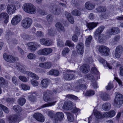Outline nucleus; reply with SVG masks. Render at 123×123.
Returning <instances> with one entry per match:
<instances>
[{"mask_svg":"<svg viewBox=\"0 0 123 123\" xmlns=\"http://www.w3.org/2000/svg\"><path fill=\"white\" fill-rule=\"evenodd\" d=\"M43 99L45 102L49 103L45 104L42 105L40 108H42L47 107L51 106L54 105L56 102L55 101V98L51 97L52 94L51 92L49 90H47L43 93Z\"/></svg>","mask_w":123,"mask_h":123,"instance_id":"nucleus-1","label":"nucleus"},{"mask_svg":"<svg viewBox=\"0 0 123 123\" xmlns=\"http://www.w3.org/2000/svg\"><path fill=\"white\" fill-rule=\"evenodd\" d=\"M90 67L88 65L86 64H84L80 67V69L82 73H86L89 71Z\"/></svg>","mask_w":123,"mask_h":123,"instance_id":"nucleus-26","label":"nucleus"},{"mask_svg":"<svg viewBox=\"0 0 123 123\" xmlns=\"http://www.w3.org/2000/svg\"><path fill=\"white\" fill-rule=\"evenodd\" d=\"M52 52V49L50 48H45L40 49L37 52V54L39 55L46 56Z\"/></svg>","mask_w":123,"mask_h":123,"instance_id":"nucleus-9","label":"nucleus"},{"mask_svg":"<svg viewBox=\"0 0 123 123\" xmlns=\"http://www.w3.org/2000/svg\"><path fill=\"white\" fill-rule=\"evenodd\" d=\"M56 114V117H54V121L55 123H57L58 121H60L63 119L64 115L61 112H57Z\"/></svg>","mask_w":123,"mask_h":123,"instance_id":"nucleus-16","label":"nucleus"},{"mask_svg":"<svg viewBox=\"0 0 123 123\" xmlns=\"http://www.w3.org/2000/svg\"><path fill=\"white\" fill-rule=\"evenodd\" d=\"M114 101L115 106L117 108H120L123 103V95L119 93H118L116 96Z\"/></svg>","mask_w":123,"mask_h":123,"instance_id":"nucleus-4","label":"nucleus"},{"mask_svg":"<svg viewBox=\"0 0 123 123\" xmlns=\"http://www.w3.org/2000/svg\"><path fill=\"white\" fill-rule=\"evenodd\" d=\"M87 79L88 80H94L93 76L91 74H88L86 75Z\"/></svg>","mask_w":123,"mask_h":123,"instance_id":"nucleus-60","label":"nucleus"},{"mask_svg":"<svg viewBox=\"0 0 123 123\" xmlns=\"http://www.w3.org/2000/svg\"><path fill=\"white\" fill-rule=\"evenodd\" d=\"M106 31L105 33V35L102 34L100 35L98 38V41L99 42L102 43L106 41L107 38H110V37H108L106 36Z\"/></svg>","mask_w":123,"mask_h":123,"instance_id":"nucleus-28","label":"nucleus"},{"mask_svg":"<svg viewBox=\"0 0 123 123\" xmlns=\"http://www.w3.org/2000/svg\"><path fill=\"white\" fill-rule=\"evenodd\" d=\"M72 14L76 16H79L80 15V12L77 9L73 10L72 12Z\"/></svg>","mask_w":123,"mask_h":123,"instance_id":"nucleus-49","label":"nucleus"},{"mask_svg":"<svg viewBox=\"0 0 123 123\" xmlns=\"http://www.w3.org/2000/svg\"><path fill=\"white\" fill-rule=\"evenodd\" d=\"M76 48L78 53L81 55L83 54L84 51V44L83 43H78L76 46Z\"/></svg>","mask_w":123,"mask_h":123,"instance_id":"nucleus-21","label":"nucleus"},{"mask_svg":"<svg viewBox=\"0 0 123 123\" xmlns=\"http://www.w3.org/2000/svg\"><path fill=\"white\" fill-rule=\"evenodd\" d=\"M92 38V37L90 35L86 39V40L85 42V45L86 46L88 47L89 46Z\"/></svg>","mask_w":123,"mask_h":123,"instance_id":"nucleus-41","label":"nucleus"},{"mask_svg":"<svg viewBox=\"0 0 123 123\" xmlns=\"http://www.w3.org/2000/svg\"><path fill=\"white\" fill-rule=\"evenodd\" d=\"M97 12H104L106 10V7L105 6H100L96 9Z\"/></svg>","mask_w":123,"mask_h":123,"instance_id":"nucleus-36","label":"nucleus"},{"mask_svg":"<svg viewBox=\"0 0 123 123\" xmlns=\"http://www.w3.org/2000/svg\"><path fill=\"white\" fill-rule=\"evenodd\" d=\"M85 6L87 9L91 10L95 7V5L90 1H88L85 3Z\"/></svg>","mask_w":123,"mask_h":123,"instance_id":"nucleus-27","label":"nucleus"},{"mask_svg":"<svg viewBox=\"0 0 123 123\" xmlns=\"http://www.w3.org/2000/svg\"><path fill=\"white\" fill-rule=\"evenodd\" d=\"M48 31L49 34L51 36H53L55 34V31L52 28H51L50 29H48Z\"/></svg>","mask_w":123,"mask_h":123,"instance_id":"nucleus-53","label":"nucleus"},{"mask_svg":"<svg viewBox=\"0 0 123 123\" xmlns=\"http://www.w3.org/2000/svg\"><path fill=\"white\" fill-rule=\"evenodd\" d=\"M100 96L102 99L104 101H107L110 99L108 95L106 93H101Z\"/></svg>","mask_w":123,"mask_h":123,"instance_id":"nucleus-33","label":"nucleus"},{"mask_svg":"<svg viewBox=\"0 0 123 123\" xmlns=\"http://www.w3.org/2000/svg\"><path fill=\"white\" fill-rule=\"evenodd\" d=\"M75 71L69 70L64 75V78L66 80H72L75 78Z\"/></svg>","mask_w":123,"mask_h":123,"instance_id":"nucleus-8","label":"nucleus"},{"mask_svg":"<svg viewBox=\"0 0 123 123\" xmlns=\"http://www.w3.org/2000/svg\"><path fill=\"white\" fill-rule=\"evenodd\" d=\"M21 37L24 39H29V36L28 35L26 34L25 33H23L21 34Z\"/></svg>","mask_w":123,"mask_h":123,"instance_id":"nucleus-61","label":"nucleus"},{"mask_svg":"<svg viewBox=\"0 0 123 123\" xmlns=\"http://www.w3.org/2000/svg\"><path fill=\"white\" fill-rule=\"evenodd\" d=\"M70 51L69 49L67 47L64 48L62 52V55L64 56H65L68 54Z\"/></svg>","mask_w":123,"mask_h":123,"instance_id":"nucleus-48","label":"nucleus"},{"mask_svg":"<svg viewBox=\"0 0 123 123\" xmlns=\"http://www.w3.org/2000/svg\"><path fill=\"white\" fill-rule=\"evenodd\" d=\"M32 19L29 18H26L22 21L21 25L24 28L28 29L30 27L32 24Z\"/></svg>","mask_w":123,"mask_h":123,"instance_id":"nucleus-7","label":"nucleus"},{"mask_svg":"<svg viewBox=\"0 0 123 123\" xmlns=\"http://www.w3.org/2000/svg\"><path fill=\"white\" fill-rule=\"evenodd\" d=\"M26 73L29 76H31L32 78H33L37 80H38L39 79V77L37 75L31 72L27 71L26 72Z\"/></svg>","mask_w":123,"mask_h":123,"instance_id":"nucleus-42","label":"nucleus"},{"mask_svg":"<svg viewBox=\"0 0 123 123\" xmlns=\"http://www.w3.org/2000/svg\"><path fill=\"white\" fill-rule=\"evenodd\" d=\"M9 16L6 12H2L0 14V21L3 19L4 20V22L5 24L7 23L8 21Z\"/></svg>","mask_w":123,"mask_h":123,"instance_id":"nucleus-20","label":"nucleus"},{"mask_svg":"<svg viewBox=\"0 0 123 123\" xmlns=\"http://www.w3.org/2000/svg\"><path fill=\"white\" fill-rule=\"evenodd\" d=\"M66 97L68 98L75 100H77L78 98L77 97L71 94L67 95H66Z\"/></svg>","mask_w":123,"mask_h":123,"instance_id":"nucleus-44","label":"nucleus"},{"mask_svg":"<svg viewBox=\"0 0 123 123\" xmlns=\"http://www.w3.org/2000/svg\"><path fill=\"white\" fill-rule=\"evenodd\" d=\"M40 42L42 45L47 46H50L53 43L52 41L51 40L44 38L40 39Z\"/></svg>","mask_w":123,"mask_h":123,"instance_id":"nucleus-13","label":"nucleus"},{"mask_svg":"<svg viewBox=\"0 0 123 123\" xmlns=\"http://www.w3.org/2000/svg\"><path fill=\"white\" fill-rule=\"evenodd\" d=\"M98 51L103 56H108L110 53V49L104 45H101L99 47Z\"/></svg>","mask_w":123,"mask_h":123,"instance_id":"nucleus-6","label":"nucleus"},{"mask_svg":"<svg viewBox=\"0 0 123 123\" xmlns=\"http://www.w3.org/2000/svg\"><path fill=\"white\" fill-rule=\"evenodd\" d=\"M98 60L99 62L102 63L104 66L107 67L110 69L112 68V67L110 64L103 58H100Z\"/></svg>","mask_w":123,"mask_h":123,"instance_id":"nucleus-29","label":"nucleus"},{"mask_svg":"<svg viewBox=\"0 0 123 123\" xmlns=\"http://www.w3.org/2000/svg\"><path fill=\"white\" fill-rule=\"evenodd\" d=\"M68 120L70 122H72L74 120V116L72 113L68 112H65Z\"/></svg>","mask_w":123,"mask_h":123,"instance_id":"nucleus-34","label":"nucleus"},{"mask_svg":"<svg viewBox=\"0 0 123 123\" xmlns=\"http://www.w3.org/2000/svg\"><path fill=\"white\" fill-rule=\"evenodd\" d=\"M1 109H2L6 113H8L9 112L8 109L7 107L3 105H1Z\"/></svg>","mask_w":123,"mask_h":123,"instance_id":"nucleus-54","label":"nucleus"},{"mask_svg":"<svg viewBox=\"0 0 123 123\" xmlns=\"http://www.w3.org/2000/svg\"><path fill=\"white\" fill-rule=\"evenodd\" d=\"M123 48L121 45H119L116 48L115 55L117 58H119L123 51Z\"/></svg>","mask_w":123,"mask_h":123,"instance_id":"nucleus-14","label":"nucleus"},{"mask_svg":"<svg viewBox=\"0 0 123 123\" xmlns=\"http://www.w3.org/2000/svg\"><path fill=\"white\" fill-rule=\"evenodd\" d=\"M114 86L112 83L110 82L108 84V86L106 87V89L107 90H110L111 89L113 88Z\"/></svg>","mask_w":123,"mask_h":123,"instance_id":"nucleus-51","label":"nucleus"},{"mask_svg":"<svg viewBox=\"0 0 123 123\" xmlns=\"http://www.w3.org/2000/svg\"><path fill=\"white\" fill-rule=\"evenodd\" d=\"M19 79L21 81L24 82H26L27 81V79L24 76H19Z\"/></svg>","mask_w":123,"mask_h":123,"instance_id":"nucleus-59","label":"nucleus"},{"mask_svg":"<svg viewBox=\"0 0 123 123\" xmlns=\"http://www.w3.org/2000/svg\"><path fill=\"white\" fill-rule=\"evenodd\" d=\"M22 8L25 11L28 13L33 14L36 11L35 6L31 3L25 4L23 6Z\"/></svg>","mask_w":123,"mask_h":123,"instance_id":"nucleus-3","label":"nucleus"},{"mask_svg":"<svg viewBox=\"0 0 123 123\" xmlns=\"http://www.w3.org/2000/svg\"><path fill=\"white\" fill-rule=\"evenodd\" d=\"M8 82L7 81L2 77H0V85L2 86H7Z\"/></svg>","mask_w":123,"mask_h":123,"instance_id":"nucleus-35","label":"nucleus"},{"mask_svg":"<svg viewBox=\"0 0 123 123\" xmlns=\"http://www.w3.org/2000/svg\"><path fill=\"white\" fill-rule=\"evenodd\" d=\"M36 36L39 37H43V33L41 31H38L36 34Z\"/></svg>","mask_w":123,"mask_h":123,"instance_id":"nucleus-57","label":"nucleus"},{"mask_svg":"<svg viewBox=\"0 0 123 123\" xmlns=\"http://www.w3.org/2000/svg\"><path fill=\"white\" fill-rule=\"evenodd\" d=\"M16 9L15 6L14 4V3L11 2V3L8 4L7 11L9 14L11 15L12 14Z\"/></svg>","mask_w":123,"mask_h":123,"instance_id":"nucleus-10","label":"nucleus"},{"mask_svg":"<svg viewBox=\"0 0 123 123\" xmlns=\"http://www.w3.org/2000/svg\"><path fill=\"white\" fill-rule=\"evenodd\" d=\"M19 117L17 115H13L10 116L8 117L9 123H15L17 122Z\"/></svg>","mask_w":123,"mask_h":123,"instance_id":"nucleus-18","label":"nucleus"},{"mask_svg":"<svg viewBox=\"0 0 123 123\" xmlns=\"http://www.w3.org/2000/svg\"><path fill=\"white\" fill-rule=\"evenodd\" d=\"M105 27L104 26H101L98 29H97L95 32H94V37L96 39L98 37L100 34L102 32L104 29Z\"/></svg>","mask_w":123,"mask_h":123,"instance_id":"nucleus-17","label":"nucleus"},{"mask_svg":"<svg viewBox=\"0 0 123 123\" xmlns=\"http://www.w3.org/2000/svg\"><path fill=\"white\" fill-rule=\"evenodd\" d=\"M27 57L29 59H32L35 57V55L34 54L30 53L28 55Z\"/></svg>","mask_w":123,"mask_h":123,"instance_id":"nucleus-62","label":"nucleus"},{"mask_svg":"<svg viewBox=\"0 0 123 123\" xmlns=\"http://www.w3.org/2000/svg\"><path fill=\"white\" fill-rule=\"evenodd\" d=\"M33 117L37 121L41 122H43L44 120L43 115L39 113L34 114L33 115Z\"/></svg>","mask_w":123,"mask_h":123,"instance_id":"nucleus-22","label":"nucleus"},{"mask_svg":"<svg viewBox=\"0 0 123 123\" xmlns=\"http://www.w3.org/2000/svg\"><path fill=\"white\" fill-rule=\"evenodd\" d=\"M120 38L121 36L120 35H116L114 37L113 40L112 42V43L114 45L116 44L119 41Z\"/></svg>","mask_w":123,"mask_h":123,"instance_id":"nucleus-37","label":"nucleus"},{"mask_svg":"<svg viewBox=\"0 0 123 123\" xmlns=\"http://www.w3.org/2000/svg\"><path fill=\"white\" fill-rule=\"evenodd\" d=\"M110 106V105L109 103H106L103 104L102 106V108L104 110L107 111L109 110Z\"/></svg>","mask_w":123,"mask_h":123,"instance_id":"nucleus-43","label":"nucleus"},{"mask_svg":"<svg viewBox=\"0 0 123 123\" xmlns=\"http://www.w3.org/2000/svg\"><path fill=\"white\" fill-rule=\"evenodd\" d=\"M40 67L45 69H49L50 68L52 65V62H48L44 63H40L39 64Z\"/></svg>","mask_w":123,"mask_h":123,"instance_id":"nucleus-23","label":"nucleus"},{"mask_svg":"<svg viewBox=\"0 0 123 123\" xmlns=\"http://www.w3.org/2000/svg\"><path fill=\"white\" fill-rule=\"evenodd\" d=\"M3 56L4 59L8 62L13 63L15 61L16 59L15 57L12 55H7L6 53H4Z\"/></svg>","mask_w":123,"mask_h":123,"instance_id":"nucleus-11","label":"nucleus"},{"mask_svg":"<svg viewBox=\"0 0 123 123\" xmlns=\"http://www.w3.org/2000/svg\"><path fill=\"white\" fill-rule=\"evenodd\" d=\"M65 45L71 47H74V43L70 40L67 41L65 43Z\"/></svg>","mask_w":123,"mask_h":123,"instance_id":"nucleus-47","label":"nucleus"},{"mask_svg":"<svg viewBox=\"0 0 123 123\" xmlns=\"http://www.w3.org/2000/svg\"><path fill=\"white\" fill-rule=\"evenodd\" d=\"M91 71L92 73L99 76V72L96 67H92L91 69Z\"/></svg>","mask_w":123,"mask_h":123,"instance_id":"nucleus-45","label":"nucleus"},{"mask_svg":"<svg viewBox=\"0 0 123 123\" xmlns=\"http://www.w3.org/2000/svg\"><path fill=\"white\" fill-rule=\"evenodd\" d=\"M73 41L75 42H77L78 40V38L76 35L74 34L73 36L72 37Z\"/></svg>","mask_w":123,"mask_h":123,"instance_id":"nucleus-64","label":"nucleus"},{"mask_svg":"<svg viewBox=\"0 0 123 123\" xmlns=\"http://www.w3.org/2000/svg\"><path fill=\"white\" fill-rule=\"evenodd\" d=\"M31 94L28 96V100L32 102H36L37 98L36 96L37 95V93L36 92H31Z\"/></svg>","mask_w":123,"mask_h":123,"instance_id":"nucleus-19","label":"nucleus"},{"mask_svg":"<svg viewBox=\"0 0 123 123\" xmlns=\"http://www.w3.org/2000/svg\"><path fill=\"white\" fill-rule=\"evenodd\" d=\"M65 14L69 22L71 24H73L74 19L73 17L70 14L67 12H66L65 13Z\"/></svg>","mask_w":123,"mask_h":123,"instance_id":"nucleus-32","label":"nucleus"},{"mask_svg":"<svg viewBox=\"0 0 123 123\" xmlns=\"http://www.w3.org/2000/svg\"><path fill=\"white\" fill-rule=\"evenodd\" d=\"M116 114L115 111L111 110L110 111L104 113L103 114L101 112L98 111L95 112L94 115L98 119H102L105 117L106 118L112 117H114Z\"/></svg>","mask_w":123,"mask_h":123,"instance_id":"nucleus-2","label":"nucleus"},{"mask_svg":"<svg viewBox=\"0 0 123 123\" xmlns=\"http://www.w3.org/2000/svg\"><path fill=\"white\" fill-rule=\"evenodd\" d=\"M18 104L21 106L24 105L26 102V99L23 98H20L17 101Z\"/></svg>","mask_w":123,"mask_h":123,"instance_id":"nucleus-39","label":"nucleus"},{"mask_svg":"<svg viewBox=\"0 0 123 123\" xmlns=\"http://www.w3.org/2000/svg\"><path fill=\"white\" fill-rule=\"evenodd\" d=\"M31 84L34 86H37L38 85V82L36 80H31Z\"/></svg>","mask_w":123,"mask_h":123,"instance_id":"nucleus-56","label":"nucleus"},{"mask_svg":"<svg viewBox=\"0 0 123 123\" xmlns=\"http://www.w3.org/2000/svg\"><path fill=\"white\" fill-rule=\"evenodd\" d=\"M55 26L59 31L63 32H65V30L64 27L63 25L60 23L59 22L57 23Z\"/></svg>","mask_w":123,"mask_h":123,"instance_id":"nucleus-31","label":"nucleus"},{"mask_svg":"<svg viewBox=\"0 0 123 123\" xmlns=\"http://www.w3.org/2000/svg\"><path fill=\"white\" fill-rule=\"evenodd\" d=\"M22 17L20 15L14 16L11 20L12 24L13 25L17 24L21 20Z\"/></svg>","mask_w":123,"mask_h":123,"instance_id":"nucleus-15","label":"nucleus"},{"mask_svg":"<svg viewBox=\"0 0 123 123\" xmlns=\"http://www.w3.org/2000/svg\"><path fill=\"white\" fill-rule=\"evenodd\" d=\"M99 23L97 22H90L87 23L86 24L87 28L89 30H92L93 29L97 26Z\"/></svg>","mask_w":123,"mask_h":123,"instance_id":"nucleus-24","label":"nucleus"},{"mask_svg":"<svg viewBox=\"0 0 123 123\" xmlns=\"http://www.w3.org/2000/svg\"><path fill=\"white\" fill-rule=\"evenodd\" d=\"M38 12L39 13L42 15H45L47 14V13L44 10L41 9L38 10Z\"/></svg>","mask_w":123,"mask_h":123,"instance_id":"nucleus-63","label":"nucleus"},{"mask_svg":"<svg viewBox=\"0 0 123 123\" xmlns=\"http://www.w3.org/2000/svg\"><path fill=\"white\" fill-rule=\"evenodd\" d=\"M28 46L29 49L31 52H34L37 49L36 45L33 43H28Z\"/></svg>","mask_w":123,"mask_h":123,"instance_id":"nucleus-25","label":"nucleus"},{"mask_svg":"<svg viewBox=\"0 0 123 123\" xmlns=\"http://www.w3.org/2000/svg\"><path fill=\"white\" fill-rule=\"evenodd\" d=\"M22 89L26 91L30 89V87L29 86L25 84H22L21 85Z\"/></svg>","mask_w":123,"mask_h":123,"instance_id":"nucleus-50","label":"nucleus"},{"mask_svg":"<svg viewBox=\"0 0 123 123\" xmlns=\"http://www.w3.org/2000/svg\"><path fill=\"white\" fill-rule=\"evenodd\" d=\"M41 86L43 88L47 87L48 85V81L46 79H43L41 81Z\"/></svg>","mask_w":123,"mask_h":123,"instance_id":"nucleus-40","label":"nucleus"},{"mask_svg":"<svg viewBox=\"0 0 123 123\" xmlns=\"http://www.w3.org/2000/svg\"><path fill=\"white\" fill-rule=\"evenodd\" d=\"M95 92L94 91L92 90H89L87 91L85 93L86 95L90 96L93 95L95 94Z\"/></svg>","mask_w":123,"mask_h":123,"instance_id":"nucleus-46","label":"nucleus"},{"mask_svg":"<svg viewBox=\"0 0 123 123\" xmlns=\"http://www.w3.org/2000/svg\"><path fill=\"white\" fill-rule=\"evenodd\" d=\"M13 109L17 113L21 112L22 111V109L21 107L19 105H16L13 106Z\"/></svg>","mask_w":123,"mask_h":123,"instance_id":"nucleus-38","label":"nucleus"},{"mask_svg":"<svg viewBox=\"0 0 123 123\" xmlns=\"http://www.w3.org/2000/svg\"><path fill=\"white\" fill-rule=\"evenodd\" d=\"M80 90L84 91V92L87 88V87L86 86L85 84H80Z\"/></svg>","mask_w":123,"mask_h":123,"instance_id":"nucleus-55","label":"nucleus"},{"mask_svg":"<svg viewBox=\"0 0 123 123\" xmlns=\"http://www.w3.org/2000/svg\"><path fill=\"white\" fill-rule=\"evenodd\" d=\"M48 74L49 75L57 76L59 75L60 73L58 70L54 69L50 70Z\"/></svg>","mask_w":123,"mask_h":123,"instance_id":"nucleus-30","label":"nucleus"},{"mask_svg":"<svg viewBox=\"0 0 123 123\" xmlns=\"http://www.w3.org/2000/svg\"><path fill=\"white\" fill-rule=\"evenodd\" d=\"M73 103L70 101L65 102L62 106L63 109L67 110H71L73 109Z\"/></svg>","mask_w":123,"mask_h":123,"instance_id":"nucleus-12","label":"nucleus"},{"mask_svg":"<svg viewBox=\"0 0 123 123\" xmlns=\"http://www.w3.org/2000/svg\"><path fill=\"white\" fill-rule=\"evenodd\" d=\"M120 29L117 27H113L106 30V36L108 37H111V36L115 35L119 33Z\"/></svg>","mask_w":123,"mask_h":123,"instance_id":"nucleus-5","label":"nucleus"},{"mask_svg":"<svg viewBox=\"0 0 123 123\" xmlns=\"http://www.w3.org/2000/svg\"><path fill=\"white\" fill-rule=\"evenodd\" d=\"M57 44L58 46L60 47H63L64 45L63 41L62 40L59 39L57 41Z\"/></svg>","mask_w":123,"mask_h":123,"instance_id":"nucleus-58","label":"nucleus"},{"mask_svg":"<svg viewBox=\"0 0 123 123\" xmlns=\"http://www.w3.org/2000/svg\"><path fill=\"white\" fill-rule=\"evenodd\" d=\"M14 101V99L12 98H8L6 99V102L10 104L13 103Z\"/></svg>","mask_w":123,"mask_h":123,"instance_id":"nucleus-52","label":"nucleus"}]
</instances>
